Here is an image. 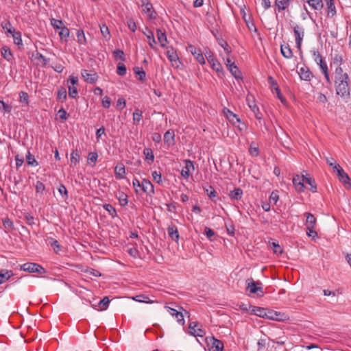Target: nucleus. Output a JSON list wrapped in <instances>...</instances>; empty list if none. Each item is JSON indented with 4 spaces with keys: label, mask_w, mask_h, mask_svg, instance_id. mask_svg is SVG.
I'll list each match as a JSON object with an SVG mask.
<instances>
[{
    "label": "nucleus",
    "mask_w": 351,
    "mask_h": 351,
    "mask_svg": "<svg viewBox=\"0 0 351 351\" xmlns=\"http://www.w3.org/2000/svg\"><path fill=\"white\" fill-rule=\"evenodd\" d=\"M349 76L346 72H343L342 67L337 66L335 71V81L336 94L344 99L350 97Z\"/></svg>",
    "instance_id": "1"
},
{
    "label": "nucleus",
    "mask_w": 351,
    "mask_h": 351,
    "mask_svg": "<svg viewBox=\"0 0 351 351\" xmlns=\"http://www.w3.org/2000/svg\"><path fill=\"white\" fill-rule=\"evenodd\" d=\"M327 164L331 167L335 172L337 173L339 180L344 185L349 184L350 178L347 173L344 171L342 167L336 162L335 160L332 158H326Z\"/></svg>",
    "instance_id": "2"
},
{
    "label": "nucleus",
    "mask_w": 351,
    "mask_h": 351,
    "mask_svg": "<svg viewBox=\"0 0 351 351\" xmlns=\"http://www.w3.org/2000/svg\"><path fill=\"white\" fill-rule=\"evenodd\" d=\"M293 32L295 38V44L297 49L299 51L300 56L301 58H303L302 51V42L304 36V29L303 27L300 26L298 25H295L293 26Z\"/></svg>",
    "instance_id": "3"
},
{
    "label": "nucleus",
    "mask_w": 351,
    "mask_h": 351,
    "mask_svg": "<svg viewBox=\"0 0 351 351\" xmlns=\"http://www.w3.org/2000/svg\"><path fill=\"white\" fill-rule=\"evenodd\" d=\"M21 269L29 273L45 274L46 270L40 265L35 263H26L21 266Z\"/></svg>",
    "instance_id": "4"
},
{
    "label": "nucleus",
    "mask_w": 351,
    "mask_h": 351,
    "mask_svg": "<svg viewBox=\"0 0 351 351\" xmlns=\"http://www.w3.org/2000/svg\"><path fill=\"white\" fill-rule=\"evenodd\" d=\"M207 346L210 350L212 351H223V343L214 337H208L206 338Z\"/></svg>",
    "instance_id": "5"
},
{
    "label": "nucleus",
    "mask_w": 351,
    "mask_h": 351,
    "mask_svg": "<svg viewBox=\"0 0 351 351\" xmlns=\"http://www.w3.org/2000/svg\"><path fill=\"white\" fill-rule=\"evenodd\" d=\"M246 283L247 285V287L250 289L251 293H256L258 297L263 296L264 292L263 288L257 286L261 285L260 282H256L252 278H249L246 280Z\"/></svg>",
    "instance_id": "6"
},
{
    "label": "nucleus",
    "mask_w": 351,
    "mask_h": 351,
    "mask_svg": "<svg viewBox=\"0 0 351 351\" xmlns=\"http://www.w3.org/2000/svg\"><path fill=\"white\" fill-rule=\"evenodd\" d=\"M189 333L195 337H202L206 335L205 330L197 322H192L189 326Z\"/></svg>",
    "instance_id": "7"
},
{
    "label": "nucleus",
    "mask_w": 351,
    "mask_h": 351,
    "mask_svg": "<svg viewBox=\"0 0 351 351\" xmlns=\"http://www.w3.org/2000/svg\"><path fill=\"white\" fill-rule=\"evenodd\" d=\"M306 176L298 174L293 176V184L297 192L301 193L304 191V182Z\"/></svg>",
    "instance_id": "8"
},
{
    "label": "nucleus",
    "mask_w": 351,
    "mask_h": 351,
    "mask_svg": "<svg viewBox=\"0 0 351 351\" xmlns=\"http://www.w3.org/2000/svg\"><path fill=\"white\" fill-rule=\"evenodd\" d=\"M207 61L210 64L212 69L216 72H220L222 71V66L219 61L214 57V55L211 51L206 52L205 53Z\"/></svg>",
    "instance_id": "9"
},
{
    "label": "nucleus",
    "mask_w": 351,
    "mask_h": 351,
    "mask_svg": "<svg viewBox=\"0 0 351 351\" xmlns=\"http://www.w3.org/2000/svg\"><path fill=\"white\" fill-rule=\"evenodd\" d=\"M226 64L228 69L236 79L242 78L241 72L235 64V63L232 62L229 58H227Z\"/></svg>",
    "instance_id": "10"
},
{
    "label": "nucleus",
    "mask_w": 351,
    "mask_h": 351,
    "mask_svg": "<svg viewBox=\"0 0 351 351\" xmlns=\"http://www.w3.org/2000/svg\"><path fill=\"white\" fill-rule=\"evenodd\" d=\"M82 76L89 84L95 83L98 79V75L95 72L88 70H82Z\"/></svg>",
    "instance_id": "11"
},
{
    "label": "nucleus",
    "mask_w": 351,
    "mask_h": 351,
    "mask_svg": "<svg viewBox=\"0 0 351 351\" xmlns=\"http://www.w3.org/2000/svg\"><path fill=\"white\" fill-rule=\"evenodd\" d=\"M184 163L185 166L181 171V175L183 178L187 179L191 175V171L195 170V167L193 162L190 160H185Z\"/></svg>",
    "instance_id": "12"
},
{
    "label": "nucleus",
    "mask_w": 351,
    "mask_h": 351,
    "mask_svg": "<svg viewBox=\"0 0 351 351\" xmlns=\"http://www.w3.org/2000/svg\"><path fill=\"white\" fill-rule=\"evenodd\" d=\"M189 51L194 56L197 61L201 64H205V60L204 58V56L202 53V51L196 48L195 46L190 45L189 46Z\"/></svg>",
    "instance_id": "13"
},
{
    "label": "nucleus",
    "mask_w": 351,
    "mask_h": 351,
    "mask_svg": "<svg viewBox=\"0 0 351 351\" xmlns=\"http://www.w3.org/2000/svg\"><path fill=\"white\" fill-rule=\"evenodd\" d=\"M141 190L149 196H152V195L154 194V186L152 183L147 179H143L142 180Z\"/></svg>",
    "instance_id": "14"
},
{
    "label": "nucleus",
    "mask_w": 351,
    "mask_h": 351,
    "mask_svg": "<svg viewBox=\"0 0 351 351\" xmlns=\"http://www.w3.org/2000/svg\"><path fill=\"white\" fill-rule=\"evenodd\" d=\"M167 55L169 60L171 62L172 66L176 68L179 67V64L180 63V61L176 52L173 50V48H171L170 49L167 50Z\"/></svg>",
    "instance_id": "15"
},
{
    "label": "nucleus",
    "mask_w": 351,
    "mask_h": 351,
    "mask_svg": "<svg viewBox=\"0 0 351 351\" xmlns=\"http://www.w3.org/2000/svg\"><path fill=\"white\" fill-rule=\"evenodd\" d=\"M298 74L302 80L311 81L313 77V73L307 66L301 67L298 71Z\"/></svg>",
    "instance_id": "16"
},
{
    "label": "nucleus",
    "mask_w": 351,
    "mask_h": 351,
    "mask_svg": "<svg viewBox=\"0 0 351 351\" xmlns=\"http://www.w3.org/2000/svg\"><path fill=\"white\" fill-rule=\"evenodd\" d=\"M165 308L167 309L170 315L177 319V322L180 324L183 325L184 324V315L182 312L169 306H165Z\"/></svg>",
    "instance_id": "17"
},
{
    "label": "nucleus",
    "mask_w": 351,
    "mask_h": 351,
    "mask_svg": "<svg viewBox=\"0 0 351 351\" xmlns=\"http://www.w3.org/2000/svg\"><path fill=\"white\" fill-rule=\"evenodd\" d=\"M282 317L283 315L280 313L267 309L265 318L275 321H283L285 319Z\"/></svg>",
    "instance_id": "18"
},
{
    "label": "nucleus",
    "mask_w": 351,
    "mask_h": 351,
    "mask_svg": "<svg viewBox=\"0 0 351 351\" xmlns=\"http://www.w3.org/2000/svg\"><path fill=\"white\" fill-rule=\"evenodd\" d=\"M326 5V12L328 17H333L336 13V8L335 5V0H325Z\"/></svg>",
    "instance_id": "19"
},
{
    "label": "nucleus",
    "mask_w": 351,
    "mask_h": 351,
    "mask_svg": "<svg viewBox=\"0 0 351 351\" xmlns=\"http://www.w3.org/2000/svg\"><path fill=\"white\" fill-rule=\"evenodd\" d=\"M304 215L306 217L305 223L306 229L315 228L317 222V219L315 216L310 213H305Z\"/></svg>",
    "instance_id": "20"
},
{
    "label": "nucleus",
    "mask_w": 351,
    "mask_h": 351,
    "mask_svg": "<svg viewBox=\"0 0 351 351\" xmlns=\"http://www.w3.org/2000/svg\"><path fill=\"white\" fill-rule=\"evenodd\" d=\"M243 195V190L239 188H234L232 191H230L229 193V197L232 201L234 200H241L242 199Z\"/></svg>",
    "instance_id": "21"
},
{
    "label": "nucleus",
    "mask_w": 351,
    "mask_h": 351,
    "mask_svg": "<svg viewBox=\"0 0 351 351\" xmlns=\"http://www.w3.org/2000/svg\"><path fill=\"white\" fill-rule=\"evenodd\" d=\"M167 232L169 237L176 242L178 241L180 235L178 233V228L175 225H171L167 228Z\"/></svg>",
    "instance_id": "22"
},
{
    "label": "nucleus",
    "mask_w": 351,
    "mask_h": 351,
    "mask_svg": "<svg viewBox=\"0 0 351 351\" xmlns=\"http://www.w3.org/2000/svg\"><path fill=\"white\" fill-rule=\"evenodd\" d=\"M143 10L145 13L149 14L150 19H155L156 13L154 10L152 4L150 2L143 3L142 4Z\"/></svg>",
    "instance_id": "23"
},
{
    "label": "nucleus",
    "mask_w": 351,
    "mask_h": 351,
    "mask_svg": "<svg viewBox=\"0 0 351 351\" xmlns=\"http://www.w3.org/2000/svg\"><path fill=\"white\" fill-rule=\"evenodd\" d=\"M292 0H275V6L278 12L286 10L291 4Z\"/></svg>",
    "instance_id": "24"
},
{
    "label": "nucleus",
    "mask_w": 351,
    "mask_h": 351,
    "mask_svg": "<svg viewBox=\"0 0 351 351\" xmlns=\"http://www.w3.org/2000/svg\"><path fill=\"white\" fill-rule=\"evenodd\" d=\"M157 38L162 47H165L167 44V38L165 32H162L160 29H158L156 31Z\"/></svg>",
    "instance_id": "25"
},
{
    "label": "nucleus",
    "mask_w": 351,
    "mask_h": 351,
    "mask_svg": "<svg viewBox=\"0 0 351 351\" xmlns=\"http://www.w3.org/2000/svg\"><path fill=\"white\" fill-rule=\"evenodd\" d=\"M125 173V169L123 165H118L114 168V175L117 179H123Z\"/></svg>",
    "instance_id": "26"
},
{
    "label": "nucleus",
    "mask_w": 351,
    "mask_h": 351,
    "mask_svg": "<svg viewBox=\"0 0 351 351\" xmlns=\"http://www.w3.org/2000/svg\"><path fill=\"white\" fill-rule=\"evenodd\" d=\"M164 141L165 143L173 145L175 141V134L173 130H167L164 134Z\"/></svg>",
    "instance_id": "27"
},
{
    "label": "nucleus",
    "mask_w": 351,
    "mask_h": 351,
    "mask_svg": "<svg viewBox=\"0 0 351 351\" xmlns=\"http://www.w3.org/2000/svg\"><path fill=\"white\" fill-rule=\"evenodd\" d=\"M280 51L283 57H285L287 59H290L293 56L292 50L289 45H281Z\"/></svg>",
    "instance_id": "28"
},
{
    "label": "nucleus",
    "mask_w": 351,
    "mask_h": 351,
    "mask_svg": "<svg viewBox=\"0 0 351 351\" xmlns=\"http://www.w3.org/2000/svg\"><path fill=\"white\" fill-rule=\"evenodd\" d=\"M1 56L8 62H10L13 60V54L8 46H3L1 48Z\"/></svg>",
    "instance_id": "29"
},
{
    "label": "nucleus",
    "mask_w": 351,
    "mask_h": 351,
    "mask_svg": "<svg viewBox=\"0 0 351 351\" xmlns=\"http://www.w3.org/2000/svg\"><path fill=\"white\" fill-rule=\"evenodd\" d=\"M314 60L319 66L320 69H323V66H328L327 64L323 60L322 56L318 51H313Z\"/></svg>",
    "instance_id": "30"
},
{
    "label": "nucleus",
    "mask_w": 351,
    "mask_h": 351,
    "mask_svg": "<svg viewBox=\"0 0 351 351\" xmlns=\"http://www.w3.org/2000/svg\"><path fill=\"white\" fill-rule=\"evenodd\" d=\"M308 5L314 10H319L324 7L322 0H307Z\"/></svg>",
    "instance_id": "31"
},
{
    "label": "nucleus",
    "mask_w": 351,
    "mask_h": 351,
    "mask_svg": "<svg viewBox=\"0 0 351 351\" xmlns=\"http://www.w3.org/2000/svg\"><path fill=\"white\" fill-rule=\"evenodd\" d=\"M247 101H248V104H249L250 108L252 109V110L255 114L256 118L257 119H262V114L260 112L258 107L255 104V101L253 100L252 101V104H251L250 102V99L249 98H247Z\"/></svg>",
    "instance_id": "32"
},
{
    "label": "nucleus",
    "mask_w": 351,
    "mask_h": 351,
    "mask_svg": "<svg viewBox=\"0 0 351 351\" xmlns=\"http://www.w3.org/2000/svg\"><path fill=\"white\" fill-rule=\"evenodd\" d=\"M67 94L66 88L60 86L58 88L57 93V99L61 102L64 101L66 99Z\"/></svg>",
    "instance_id": "33"
},
{
    "label": "nucleus",
    "mask_w": 351,
    "mask_h": 351,
    "mask_svg": "<svg viewBox=\"0 0 351 351\" xmlns=\"http://www.w3.org/2000/svg\"><path fill=\"white\" fill-rule=\"evenodd\" d=\"M80 156L79 154L77 149L73 151L72 153L71 154V159H70L71 166V167L75 166L77 164H78L80 162Z\"/></svg>",
    "instance_id": "34"
},
{
    "label": "nucleus",
    "mask_w": 351,
    "mask_h": 351,
    "mask_svg": "<svg viewBox=\"0 0 351 351\" xmlns=\"http://www.w3.org/2000/svg\"><path fill=\"white\" fill-rule=\"evenodd\" d=\"M143 118V112L138 108H136L133 112V123L138 125Z\"/></svg>",
    "instance_id": "35"
},
{
    "label": "nucleus",
    "mask_w": 351,
    "mask_h": 351,
    "mask_svg": "<svg viewBox=\"0 0 351 351\" xmlns=\"http://www.w3.org/2000/svg\"><path fill=\"white\" fill-rule=\"evenodd\" d=\"M110 302V300L108 296H105L103 299H101L98 303L97 310L104 311L107 309L108 305Z\"/></svg>",
    "instance_id": "36"
},
{
    "label": "nucleus",
    "mask_w": 351,
    "mask_h": 351,
    "mask_svg": "<svg viewBox=\"0 0 351 351\" xmlns=\"http://www.w3.org/2000/svg\"><path fill=\"white\" fill-rule=\"evenodd\" d=\"M26 162L28 165L32 167H36L38 165V162L36 160L34 155H32L29 151L27 152L26 155Z\"/></svg>",
    "instance_id": "37"
},
{
    "label": "nucleus",
    "mask_w": 351,
    "mask_h": 351,
    "mask_svg": "<svg viewBox=\"0 0 351 351\" xmlns=\"http://www.w3.org/2000/svg\"><path fill=\"white\" fill-rule=\"evenodd\" d=\"M226 113L228 119L233 124H235L236 122L239 123L241 121L238 116L232 111H230L229 109H227V112Z\"/></svg>",
    "instance_id": "38"
},
{
    "label": "nucleus",
    "mask_w": 351,
    "mask_h": 351,
    "mask_svg": "<svg viewBox=\"0 0 351 351\" xmlns=\"http://www.w3.org/2000/svg\"><path fill=\"white\" fill-rule=\"evenodd\" d=\"M252 312L255 315L258 316L260 317L265 318V314L267 312V308H261V307H258V306H254L253 309H252Z\"/></svg>",
    "instance_id": "39"
},
{
    "label": "nucleus",
    "mask_w": 351,
    "mask_h": 351,
    "mask_svg": "<svg viewBox=\"0 0 351 351\" xmlns=\"http://www.w3.org/2000/svg\"><path fill=\"white\" fill-rule=\"evenodd\" d=\"M103 208L108 213L112 218L117 217L116 209L110 204H105Z\"/></svg>",
    "instance_id": "40"
},
{
    "label": "nucleus",
    "mask_w": 351,
    "mask_h": 351,
    "mask_svg": "<svg viewBox=\"0 0 351 351\" xmlns=\"http://www.w3.org/2000/svg\"><path fill=\"white\" fill-rule=\"evenodd\" d=\"M134 72L138 76V80L140 81L143 82L145 80L146 73L143 71L142 67L135 66L134 68Z\"/></svg>",
    "instance_id": "41"
},
{
    "label": "nucleus",
    "mask_w": 351,
    "mask_h": 351,
    "mask_svg": "<svg viewBox=\"0 0 351 351\" xmlns=\"http://www.w3.org/2000/svg\"><path fill=\"white\" fill-rule=\"evenodd\" d=\"M132 300L138 302H144L147 304H152L154 301L151 300L149 297L144 295H138L132 298Z\"/></svg>",
    "instance_id": "42"
},
{
    "label": "nucleus",
    "mask_w": 351,
    "mask_h": 351,
    "mask_svg": "<svg viewBox=\"0 0 351 351\" xmlns=\"http://www.w3.org/2000/svg\"><path fill=\"white\" fill-rule=\"evenodd\" d=\"M48 241H49V245H50L52 247L54 252L56 254H58L61 250L59 242L56 239H53V238L48 239Z\"/></svg>",
    "instance_id": "43"
},
{
    "label": "nucleus",
    "mask_w": 351,
    "mask_h": 351,
    "mask_svg": "<svg viewBox=\"0 0 351 351\" xmlns=\"http://www.w3.org/2000/svg\"><path fill=\"white\" fill-rule=\"evenodd\" d=\"M305 182L310 185V190L313 193L317 192V184L315 183V179L311 177H306L305 178Z\"/></svg>",
    "instance_id": "44"
},
{
    "label": "nucleus",
    "mask_w": 351,
    "mask_h": 351,
    "mask_svg": "<svg viewBox=\"0 0 351 351\" xmlns=\"http://www.w3.org/2000/svg\"><path fill=\"white\" fill-rule=\"evenodd\" d=\"M100 30L104 38L108 40L110 38V34L108 26L106 24L100 25Z\"/></svg>",
    "instance_id": "45"
},
{
    "label": "nucleus",
    "mask_w": 351,
    "mask_h": 351,
    "mask_svg": "<svg viewBox=\"0 0 351 351\" xmlns=\"http://www.w3.org/2000/svg\"><path fill=\"white\" fill-rule=\"evenodd\" d=\"M59 30L60 31L58 34L60 39L66 40V38L69 36V29L63 25Z\"/></svg>",
    "instance_id": "46"
},
{
    "label": "nucleus",
    "mask_w": 351,
    "mask_h": 351,
    "mask_svg": "<svg viewBox=\"0 0 351 351\" xmlns=\"http://www.w3.org/2000/svg\"><path fill=\"white\" fill-rule=\"evenodd\" d=\"M1 26L5 31L6 33L10 34L11 35L13 34L12 31L13 29H14V28L12 27L10 21L1 23Z\"/></svg>",
    "instance_id": "47"
},
{
    "label": "nucleus",
    "mask_w": 351,
    "mask_h": 351,
    "mask_svg": "<svg viewBox=\"0 0 351 351\" xmlns=\"http://www.w3.org/2000/svg\"><path fill=\"white\" fill-rule=\"evenodd\" d=\"M77 43L80 45H85L86 43V39L85 37V34L82 29H80L77 31Z\"/></svg>",
    "instance_id": "48"
},
{
    "label": "nucleus",
    "mask_w": 351,
    "mask_h": 351,
    "mask_svg": "<svg viewBox=\"0 0 351 351\" xmlns=\"http://www.w3.org/2000/svg\"><path fill=\"white\" fill-rule=\"evenodd\" d=\"M13 34H12L14 44L17 45H22V38L21 34L20 32H16L15 29L12 31Z\"/></svg>",
    "instance_id": "49"
},
{
    "label": "nucleus",
    "mask_w": 351,
    "mask_h": 351,
    "mask_svg": "<svg viewBox=\"0 0 351 351\" xmlns=\"http://www.w3.org/2000/svg\"><path fill=\"white\" fill-rule=\"evenodd\" d=\"M322 73L324 75V77L326 79V83H327V87H329L332 85V82L330 78L328 66H323V69H321Z\"/></svg>",
    "instance_id": "50"
},
{
    "label": "nucleus",
    "mask_w": 351,
    "mask_h": 351,
    "mask_svg": "<svg viewBox=\"0 0 351 351\" xmlns=\"http://www.w3.org/2000/svg\"><path fill=\"white\" fill-rule=\"evenodd\" d=\"M19 101L21 103L25 104L26 106L29 104V95L26 92L21 91L19 93Z\"/></svg>",
    "instance_id": "51"
},
{
    "label": "nucleus",
    "mask_w": 351,
    "mask_h": 351,
    "mask_svg": "<svg viewBox=\"0 0 351 351\" xmlns=\"http://www.w3.org/2000/svg\"><path fill=\"white\" fill-rule=\"evenodd\" d=\"M143 154L145 156L146 160H151L152 162L154 161V156L152 149L145 148L143 150Z\"/></svg>",
    "instance_id": "52"
},
{
    "label": "nucleus",
    "mask_w": 351,
    "mask_h": 351,
    "mask_svg": "<svg viewBox=\"0 0 351 351\" xmlns=\"http://www.w3.org/2000/svg\"><path fill=\"white\" fill-rule=\"evenodd\" d=\"M51 25L55 29H60L63 26V22L62 20H58L56 19H51Z\"/></svg>",
    "instance_id": "53"
},
{
    "label": "nucleus",
    "mask_w": 351,
    "mask_h": 351,
    "mask_svg": "<svg viewBox=\"0 0 351 351\" xmlns=\"http://www.w3.org/2000/svg\"><path fill=\"white\" fill-rule=\"evenodd\" d=\"M126 72L127 69L125 64H123V63H119L117 65V73L119 75L124 76L126 74Z\"/></svg>",
    "instance_id": "54"
},
{
    "label": "nucleus",
    "mask_w": 351,
    "mask_h": 351,
    "mask_svg": "<svg viewBox=\"0 0 351 351\" xmlns=\"http://www.w3.org/2000/svg\"><path fill=\"white\" fill-rule=\"evenodd\" d=\"M270 244L273 247V251L274 254L278 255L282 253V249L281 248L280 245L278 244V242L272 241L271 243H270Z\"/></svg>",
    "instance_id": "55"
},
{
    "label": "nucleus",
    "mask_w": 351,
    "mask_h": 351,
    "mask_svg": "<svg viewBox=\"0 0 351 351\" xmlns=\"http://www.w3.org/2000/svg\"><path fill=\"white\" fill-rule=\"evenodd\" d=\"M24 218H25V220L26 221V223L29 225V226H34L35 225V218L32 215H30L29 213H25L24 215Z\"/></svg>",
    "instance_id": "56"
},
{
    "label": "nucleus",
    "mask_w": 351,
    "mask_h": 351,
    "mask_svg": "<svg viewBox=\"0 0 351 351\" xmlns=\"http://www.w3.org/2000/svg\"><path fill=\"white\" fill-rule=\"evenodd\" d=\"M152 176L153 180L158 184H160L162 182V175L160 171H154L152 173Z\"/></svg>",
    "instance_id": "57"
},
{
    "label": "nucleus",
    "mask_w": 351,
    "mask_h": 351,
    "mask_svg": "<svg viewBox=\"0 0 351 351\" xmlns=\"http://www.w3.org/2000/svg\"><path fill=\"white\" fill-rule=\"evenodd\" d=\"M147 39L149 40V45L151 48L154 49V44L156 43L154 33L151 31H148V34H146Z\"/></svg>",
    "instance_id": "58"
},
{
    "label": "nucleus",
    "mask_w": 351,
    "mask_h": 351,
    "mask_svg": "<svg viewBox=\"0 0 351 351\" xmlns=\"http://www.w3.org/2000/svg\"><path fill=\"white\" fill-rule=\"evenodd\" d=\"M279 199V195L278 191H274L271 192L269 196V203L276 204Z\"/></svg>",
    "instance_id": "59"
},
{
    "label": "nucleus",
    "mask_w": 351,
    "mask_h": 351,
    "mask_svg": "<svg viewBox=\"0 0 351 351\" xmlns=\"http://www.w3.org/2000/svg\"><path fill=\"white\" fill-rule=\"evenodd\" d=\"M35 188L37 193L42 194L45 191V186L41 181L36 182Z\"/></svg>",
    "instance_id": "60"
},
{
    "label": "nucleus",
    "mask_w": 351,
    "mask_h": 351,
    "mask_svg": "<svg viewBox=\"0 0 351 351\" xmlns=\"http://www.w3.org/2000/svg\"><path fill=\"white\" fill-rule=\"evenodd\" d=\"M58 192L60 193V194L64 199H67L68 198V191H67L66 186L63 184H61L60 185V186L58 187Z\"/></svg>",
    "instance_id": "61"
},
{
    "label": "nucleus",
    "mask_w": 351,
    "mask_h": 351,
    "mask_svg": "<svg viewBox=\"0 0 351 351\" xmlns=\"http://www.w3.org/2000/svg\"><path fill=\"white\" fill-rule=\"evenodd\" d=\"M127 25L128 28L133 32L136 29V25L134 20L132 18L127 19Z\"/></svg>",
    "instance_id": "62"
},
{
    "label": "nucleus",
    "mask_w": 351,
    "mask_h": 351,
    "mask_svg": "<svg viewBox=\"0 0 351 351\" xmlns=\"http://www.w3.org/2000/svg\"><path fill=\"white\" fill-rule=\"evenodd\" d=\"M114 56L116 58H119L122 61L125 60V56L124 52L121 49H116L113 51Z\"/></svg>",
    "instance_id": "63"
},
{
    "label": "nucleus",
    "mask_w": 351,
    "mask_h": 351,
    "mask_svg": "<svg viewBox=\"0 0 351 351\" xmlns=\"http://www.w3.org/2000/svg\"><path fill=\"white\" fill-rule=\"evenodd\" d=\"M204 232L208 239L210 240V241H213V239H212V237L215 236V232L208 227H205Z\"/></svg>",
    "instance_id": "64"
}]
</instances>
